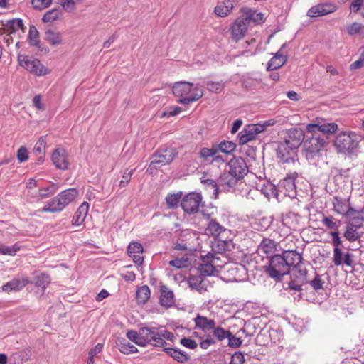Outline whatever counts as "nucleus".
<instances>
[{
    "mask_svg": "<svg viewBox=\"0 0 364 364\" xmlns=\"http://www.w3.org/2000/svg\"><path fill=\"white\" fill-rule=\"evenodd\" d=\"M173 95L178 97V102L188 105L200 99L203 92L201 88L188 82H177L172 87Z\"/></svg>",
    "mask_w": 364,
    "mask_h": 364,
    "instance_id": "obj_1",
    "label": "nucleus"
},
{
    "mask_svg": "<svg viewBox=\"0 0 364 364\" xmlns=\"http://www.w3.org/2000/svg\"><path fill=\"white\" fill-rule=\"evenodd\" d=\"M78 195V191L72 188L64 190L55 198L48 202L41 211L42 213H56L63 210L68 204L75 200Z\"/></svg>",
    "mask_w": 364,
    "mask_h": 364,
    "instance_id": "obj_2",
    "label": "nucleus"
},
{
    "mask_svg": "<svg viewBox=\"0 0 364 364\" xmlns=\"http://www.w3.org/2000/svg\"><path fill=\"white\" fill-rule=\"evenodd\" d=\"M361 136L354 132H343L338 134L335 140L337 151L343 154H352L357 151Z\"/></svg>",
    "mask_w": 364,
    "mask_h": 364,
    "instance_id": "obj_3",
    "label": "nucleus"
},
{
    "mask_svg": "<svg viewBox=\"0 0 364 364\" xmlns=\"http://www.w3.org/2000/svg\"><path fill=\"white\" fill-rule=\"evenodd\" d=\"M264 267L266 273L275 280H280L282 277L289 273V266L281 255L272 256Z\"/></svg>",
    "mask_w": 364,
    "mask_h": 364,
    "instance_id": "obj_4",
    "label": "nucleus"
},
{
    "mask_svg": "<svg viewBox=\"0 0 364 364\" xmlns=\"http://www.w3.org/2000/svg\"><path fill=\"white\" fill-rule=\"evenodd\" d=\"M181 206L187 214L191 215L200 211L205 218H209L210 216V214L200 210V208H203V198L199 193H190L185 196L181 200Z\"/></svg>",
    "mask_w": 364,
    "mask_h": 364,
    "instance_id": "obj_5",
    "label": "nucleus"
},
{
    "mask_svg": "<svg viewBox=\"0 0 364 364\" xmlns=\"http://www.w3.org/2000/svg\"><path fill=\"white\" fill-rule=\"evenodd\" d=\"M178 151L173 147H163L156 150L152 156L149 167L155 169L171 164L177 156Z\"/></svg>",
    "mask_w": 364,
    "mask_h": 364,
    "instance_id": "obj_6",
    "label": "nucleus"
},
{
    "mask_svg": "<svg viewBox=\"0 0 364 364\" xmlns=\"http://www.w3.org/2000/svg\"><path fill=\"white\" fill-rule=\"evenodd\" d=\"M18 61L21 66L35 75L45 76L50 73V70L44 66L39 60L28 55H18Z\"/></svg>",
    "mask_w": 364,
    "mask_h": 364,
    "instance_id": "obj_7",
    "label": "nucleus"
},
{
    "mask_svg": "<svg viewBox=\"0 0 364 364\" xmlns=\"http://www.w3.org/2000/svg\"><path fill=\"white\" fill-rule=\"evenodd\" d=\"M338 129L337 124L334 122H328L323 118H316L312 123L306 125V131L311 134L318 135V132H321L326 136L334 133Z\"/></svg>",
    "mask_w": 364,
    "mask_h": 364,
    "instance_id": "obj_8",
    "label": "nucleus"
},
{
    "mask_svg": "<svg viewBox=\"0 0 364 364\" xmlns=\"http://www.w3.org/2000/svg\"><path fill=\"white\" fill-rule=\"evenodd\" d=\"M327 143V136H321L316 134H311V136L307 139L304 143V146L307 153L311 157H313L324 147Z\"/></svg>",
    "mask_w": 364,
    "mask_h": 364,
    "instance_id": "obj_9",
    "label": "nucleus"
},
{
    "mask_svg": "<svg viewBox=\"0 0 364 364\" xmlns=\"http://www.w3.org/2000/svg\"><path fill=\"white\" fill-rule=\"evenodd\" d=\"M277 157L279 161L286 164H294L296 163V149L289 147L287 144L281 142L277 148Z\"/></svg>",
    "mask_w": 364,
    "mask_h": 364,
    "instance_id": "obj_10",
    "label": "nucleus"
},
{
    "mask_svg": "<svg viewBox=\"0 0 364 364\" xmlns=\"http://www.w3.org/2000/svg\"><path fill=\"white\" fill-rule=\"evenodd\" d=\"M228 166L229 167L228 171L237 178H243L248 173V167L245 159L242 157H233L228 163Z\"/></svg>",
    "mask_w": 364,
    "mask_h": 364,
    "instance_id": "obj_11",
    "label": "nucleus"
},
{
    "mask_svg": "<svg viewBox=\"0 0 364 364\" xmlns=\"http://www.w3.org/2000/svg\"><path fill=\"white\" fill-rule=\"evenodd\" d=\"M198 154L200 159L211 164L220 166L225 162L223 156L218 154L215 144H213L211 148H202Z\"/></svg>",
    "mask_w": 364,
    "mask_h": 364,
    "instance_id": "obj_12",
    "label": "nucleus"
},
{
    "mask_svg": "<svg viewBox=\"0 0 364 364\" xmlns=\"http://www.w3.org/2000/svg\"><path fill=\"white\" fill-rule=\"evenodd\" d=\"M219 257L216 255L208 254L203 259V263L200 264L199 269L200 275L202 276H211L215 272L217 267H222L223 265L218 264Z\"/></svg>",
    "mask_w": 364,
    "mask_h": 364,
    "instance_id": "obj_13",
    "label": "nucleus"
},
{
    "mask_svg": "<svg viewBox=\"0 0 364 364\" xmlns=\"http://www.w3.org/2000/svg\"><path fill=\"white\" fill-rule=\"evenodd\" d=\"M353 255L349 252H343L341 248H333V262L335 266L346 265L353 267L354 265Z\"/></svg>",
    "mask_w": 364,
    "mask_h": 364,
    "instance_id": "obj_14",
    "label": "nucleus"
},
{
    "mask_svg": "<svg viewBox=\"0 0 364 364\" xmlns=\"http://www.w3.org/2000/svg\"><path fill=\"white\" fill-rule=\"evenodd\" d=\"M264 132L263 127L256 124H249L244 130L239 134V142L240 144H245L254 140L257 135Z\"/></svg>",
    "mask_w": 364,
    "mask_h": 364,
    "instance_id": "obj_15",
    "label": "nucleus"
},
{
    "mask_svg": "<svg viewBox=\"0 0 364 364\" xmlns=\"http://www.w3.org/2000/svg\"><path fill=\"white\" fill-rule=\"evenodd\" d=\"M304 139V134L302 129L293 128L288 131L283 142L289 147L296 149L301 144Z\"/></svg>",
    "mask_w": 364,
    "mask_h": 364,
    "instance_id": "obj_16",
    "label": "nucleus"
},
{
    "mask_svg": "<svg viewBox=\"0 0 364 364\" xmlns=\"http://www.w3.org/2000/svg\"><path fill=\"white\" fill-rule=\"evenodd\" d=\"M336 9V6L332 3L318 4L312 6L307 14L311 17L322 16L334 12Z\"/></svg>",
    "mask_w": 364,
    "mask_h": 364,
    "instance_id": "obj_17",
    "label": "nucleus"
},
{
    "mask_svg": "<svg viewBox=\"0 0 364 364\" xmlns=\"http://www.w3.org/2000/svg\"><path fill=\"white\" fill-rule=\"evenodd\" d=\"M208 235H210L214 237H228L227 235L230 234V230L222 226L215 219H211L205 229Z\"/></svg>",
    "mask_w": 364,
    "mask_h": 364,
    "instance_id": "obj_18",
    "label": "nucleus"
},
{
    "mask_svg": "<svg viewBox=\"0 0 364 364\" xmlns=\"http://www.w3.org/2000/svg\"><path fill=\"white\" fill-rule=\"evenodd\" d=\"M242 20L239 23H244V21L258 23L262 21V23L265 21L264 15L262 12H259L256 10H253L250 8H242ZM235 23H238L237 21Z\"/></svg>",
    "mask_w": 364,
    "mask_h": 364,
    "instance_id": "obj_19",
    "label": "nucleus"
},
{
    "mask_svg": "<svg viewBox=\"0 0 364 364\" xmlns=\"http://www.w3.org/2000/svg\"><path fill=\"white\" fill-rule=\"evenodd\" d=\"M239 180L240 179L226 171L220 176L218 183L224 191H230L235 188Z\"/></svg>",
    "mask_w": 364,
    "mask_h": 364,
    "instance_id": "obj_20",
    "label": "nucleus"
},
{
    "mask_svg": "<svg viewBox=\"0 0 364 364\" xmlns=\"http://www.w3.org/2000/svg\"><path fill=\"white\" fill-rule=\"evenodd\" d=\"M52 161L57 168L61 170L67 169L69 163L65 150L62 148L55 149L52 154Z\"/></svg>",
    "mask_w": 364,
    "mask_h": 364,
    "instance_id": "obj_21",
    "label": "nucleus"
},
{
    "mask_svg": "<svg viewBox=\"0 0 364 364\" xmlns=\"http://www.w3.org/2000/svg\"><path fill=\"white\" fill-rule=\"evenodd\" d=\"M127 253L136 265H141L143 263V247L139 242H131L127 247Z\"/></svg>",
    "mask_w": 364,
    "mask_h": 364,
    "instance_id": "obj_22",
    "label": "nucleus"
},
{
    "mask_svg": "<svg viewBox=\"0 0 364 364\" xmlns=\"http://www.w3.org/2000/svg\"><path fill=\"white\" fill-rule=\"evenodd\" d=\"M280 191H284L285 196L294 197L296 194L295 178L292 176H288L282 180L279 183Z\"/></svg>",
    "mask_w": 364,
    "mask_h": 364,
    "instance_id": "obj_23",
    "label": "nucleus"
},
{
    "mask_svg": "<svg viewBox=\"0 0 364 364\" xmlns=\"http://www.w3.org/2000/svg\"><path fill=\"white\" fill-rule=\"evenodd\" d=\"M285 46L286 43H284L275 55L270 59L267 65L268 70H277L285 64L287 60V56L282 52Z\"/></svg>",
    "mask_w": 364,
    "mask_h": 364,
    "instance_id": "obj_24",
    "label": "nucleus"
},
{
    "mask_svg": "<svg viewBox=\"0 0 364 364\" xmlns=\"http://www.w3.org/2000/svg\"><path fill=\"white\" fill-rule=\"evenodd\" d=\"M160 304L166 308H169L175 304L174 294L166 285L160 287Z\"/></svg>",
    "mask_w": 364,
    "mask_h": 364,
    "instance_id": "obj_25",
    "label": "nucleus"
},
{
    "mask_svg": "<svg viewBox=\"0 0 364 364\" xmlns=\"http://www.w3.org/2000/svg\"><path fill=\"white\" fill-rule=\"evenodd\" d=\"M281 255L286 260L287 265L289 266V271H290L291 267L295 268L300 264L302 261L301 255L296 250L284 251Z\"/></svg>",
    "mask_w": 364,
    "mask_h": 364,
    "instance_id": "obj_26",
    "label": "nucleus"
},
{
    "mask_svg": "<svg viewBox=\"0 0 364 364\" xmlns=\"http://www.w3.org/2000/svg\"><path fill=\"white\" fill-rule=\"evenodd\" d=\"M196 328L200 329L206 333L215 328V321L213 319H210L205 316L198 315L194 318Z\"/></svg>",
    "mask_w": 364,
    "mask_h": 364,
    "instance_id": "obj_27",
    "label": "nucleus"
},
{
    "mask_svg": "<svg viewBox=\"0 0 364 364\" xmlns=\"http://www.w3.org/2000/svg\"><path fill=\"white\" fill-rule=\"evenodd\" d=\"M28 283V279H14L2 286V290L6 292L21 290Z\"/></svg>",
    "mask_w": 364,
    "mask_h": 364,
    "instance_id": "obj_28",
    "label": "nucleus"
},
{
    "mask_svg": "<svg viewBox=\"0 0 364 364\" xmlns=\"http://www.w3.org/2000/svg\"><path fill=\"white\" fill-rule=\"evenodd\" d=\"M247 24H232L230 31L231 38L235 41L243 38L247 31Z\"/></svg>",
    "mask_w": 364,
    "mask_h": 364,
    "instance_id": "obj_29",
    "label": "nucleus"
},
{
    "mask_svg": "<svg viewBox=\"0 0 364 364\" xmlns=\"http://www.w3.org/2000/svg\"><path fill=\"white\" fill-rule=\"evenodd\" d=\"M89 210V204L87 202H83L80 207L77 208L73 218V225H79L85 220Z\"/></svg>",
    "mask_w": 364,
    "mask_h": 364,
    "instance_id": "obj_30",
    "label": "nucleus"
},
{
    "mask_svg": "<svg viewBox=\"0 0 364 364\" xmlns=\"http://www.w3.org/2000/svg\"><path fill=\"white\" fill-rule=\"evenodd\" d=\"M346 215L351 220V225H356L357 227H361L364 223V215L362 213V209L360 210H356L349 207Z\"/></svg>",
    "mask_w": 364,
    "mask_h": 364,
    "instance_id": "obj_31",
    "label": "nucleus"
},
{
    "mask_svg": "<svg viewBox=\"0 0 364 364\" xmlns=\"http://www.w3.org/2000/svg\"><path fill=\"white\" fill-rule=\"evenodd\" d=\"M224 237H220L213 246V250L217 254L223 255L230 251L234 244L230 240H224Z\"/></svg>",
    "mask_w": 364,
    "mask_h": 364,
    "instance_id": "obj_32",
    "label": "nucleus"
},
{
    "mask_svg": "<svg viewBox=\"0 0 364 364\" xmlns=\"http://www.w3.org/2000/svg\"><path fill=\"white\" fill-rule=\"evenodd\" d=\"M164 351L179 363H186L189 359L188 355L178 348H164Z\"/></svg>",
    "mask_w": 364,
    "mask_h": 364,
    "instance_id": "obj_33",
    "label": "nucleus"
},
{
    "mask_svg": "<svg viewBox=\"0 0 364 364\" xmlns=\"http://www.w3.org/2000/svg\"><path fill=\"white\" fill-rule=\"evenodd\" d=\"M333 205L334 210L340 215H346L350 207L348 200L338 197L334 198Z\"/></svg>",
    "mask_w": 364,
    "mask_h": 364,
    "instance_id": "obj_34",
    "label": "nucleus"
},
{
    "mask_svg": "<svg viewBox=\"0 0 364 364\" xmlns=\"http://www.w3.org/2000/svg\"><path fill=\"white\" fill-rule=\"evenodd\" d=\"M63 10H64L63 8L58 7L48 11L43 16V21L44 23H53L55 21L60 20L63 15Z\"/></svg>",
    "mask_w": 364,
    "mask_h": 364,
    "instance_id": "obj_35",
    "label": "nucleus"
},
{
    "mask_svg": "<svg viewBox=\"0 0 364 364\" xmlns=\"http://www.w3.org/2000/svg\"><path fill=\"white\" fill-rule=\"evenodd\" d=\"M188 283L191 289H193L200 293L205 290L203 286V277L200 274L191 275L188 279Z\"/></svg>",
    "mask_w": 364,
    "mask_h": 364,
    "instance_id": "obj_36",
    "label": "nucleus"
},
{
    "mask_svg": "<svg viewBox=\"0 0 364 364\" xmlns=\"http://www.w3.org/2000/svg\"><path fill=\"white\" fill-rule=\"evenodd\" d=\"M232 8L233 5L230 1L220 2L215 8V14L218 16H226Z\"/></svg>",
    "mask_w": 364,
    "mask_h": 364,
    "instance_id": "obj_37",
    "label": "nucleus"
},
{
    "mask_svg": "<svg viewBox=\"0 0 364 364\" xmlns=\"http://www.w3.org/2000/svg\"><path fill=\"white\" fill-rule=\"evenodd\" d=\"M150 295V289L147 285L140 287L136 292L137 302L141 304H144L149 299Z\"/></svg>",
    "mask_w": 364,
    "mask_h": 364,
    "instance_id": "obj_38",
    "label": "nucleus"
},
{
    "mask_svg": "<svg viewBox=\"0 0 364 364\" xmlns=\"http://www.w3.org/2000/svg\"><path fill=\"white\" fill-rule=\"evenodd\" d=\"M359 227H357L356 225H348L346 227V230L344 232V237L347 240H348L350 242L357 241L360 239V235L357 231V229Z\"/></svg>",
    "mask_w": 364,
    "mask_h": 364,
    "instance_id": "obj_39",
    "label": "nucleus"
},
{
    "mask_svg": "<svg viewBox=\"0 0 364 364\" xmlns=\"http://www.w3.org/2000/svg\"><path fill=\"white\" fill-rule=\"evenodd\" d=\"M321 223L326 227V228L329 230H333V231H338L341 225V221L338 219H336L332 215H323L321 220Z\"/></svg>",
    "mask_w": 364,
    "mask_h": 364,
    "instance_id": "obj_40",
    "label": "nucleus"
},
{
    "mask_svg": "<svg viewBox=\"0 0 364 364\" xmlns=\"http://www.w3.org/2000/svg\"><path fill=\"white\" fill-rule=\"evenodd\" d=\"M119 350L124 354H130L137 352V348L125 339L119 340L117 343Z\"/></svg>",
    "mask_w": 364,
    "mask_h": 364,
    "instance_id": "obj_41",
    "label": "nucleus"
},
{
    "mask_svg": "<svg viewBox=\"0 0 364 364\" xmlns=\"http://www.w3.org/2000/svg\"><path fill=\"white\" fill-rule=\"evenodd\" d=\"M50 282V277L45 273H41L34 277V284L36 287H41L42 289V293L44 292Z\"/></svg>",
    "mask_w": 364,
    "mask_h": 364,
    "instance_id": "obj_42",
    "label": "nucleus"
},
{
    "mask_svg": "<svg viewBox=\"0 0 364 364\" xmlns=\"http://www.w3.org/2000/svg\"><path fill=\"white\" fill-rule=\"evenodd\" d=\"M216 149H218V152L221 151L225 154H231L232 153L235 148L236 145L232 141L224 140L220 144H215Z\"/></svg>",
    "mask_w": 364,
    "mask_h": 364,
    "instance_id": "obj_43",
    "label": "nucleus"
},
{
    "mask_svg": "<svg viewBox=\"0 0 364 364\" xmlns=\"http://www.w3.org/2000/svg\"><path fill=\"white\" fill-rule=\"evenodd\" d=\"M155 328H148V327H142L140 328V335L141 338L142 339V342L144 343V346H146L148 343L151 342V339H153L154 331Z\"/></svg>",
    "mask_w": 364,
    "mask_h": 364,
    "instance_id": "obj_44",
    "label": "nucleus"
},
{
    "mask_svg": "<svg viewBox=\"0 0 364 364\" xmlns=\"http://www.w3.org/2000/svg\"><path fill=\"white\" fill-rule=\"evenodd\" d=\"M274 246L275 244L272 240L264 238L259 245V250L267 255L273 251Z\"/></svg>",
    "mask_w": 364,
    "mask_h": 364,
    "instance_id": "obj_45",
    "label": "nucleus"
},
{
    "mask_svg": "<svg viewBox=\"0 0 364 364\" xmlns=\"http://www.w3.org/2000/svg\"><path fill=\"white\" fill-rule=\"evenodd\" d=\"M213 336L219 341H222L228 337L231 336V332L225 330L220 326L216 327L212 330Z\"/></svg>",
    "mask_w": 364,
    "mask_h": 364,
    "instance_id": "obj_46",
    "label": "nucleus"
},
{
    "mask_svg": "<svg viewBox=\"0 0 364 364\" xmlns=\"http://www.w3.org/2000/svg\"><path fill=\"white\" fill-rule=\"evenodd\" d=\"M181 192L167 195L166 201L168 208H174L177 206L181 198Z\"/></svg>",
    "mask_w": 364,
    "mask_h": 364,
    "instance_id": "obj_47",
    "label": "nucleus"
},
{
    "mask_svg": "<svg viewBox=\"0 0 364 364\" xmlns=\"http://www.w3.org/2000/svg\"><path fill=\"white\" fill-rule=\"evenodd\" d=\"M153 335H154V336H153L150 344L156 347H164L166 344V342L164 341V338L161 336V330L154 328Z\"/></svg>",
    "mask_w": 364,
    "mask_h": 364,
    "instance_id": "obj_48",
    "label": "nucleus"
},
{
    "mask_svg": "<svg viewBox=\"0 0 364 364\" xmlns=\"http://www.w3.org/2000/svg\"><path fill=\"white\" fill-rule=\"evenodd\" d=\"M46 40L52 45L57 46L61 43V38L58 33L48 30L46 33Z\"/></svg>",
    "mask_w": 364,
    "mask_h": 364,
    "instance_id": "obj_49",
    "label": "nucleus"
},
{
    "mask_svg": "<svg viewBox=\"0 0 364 364\" xmlns=\"http://www.w3.org/2000/svg\"><path fill=\"white\" fill-rule=\"evenodd\" d=\"M127 337L136 345L144 346V343L142 342V339L141 338L140 330L139 331V332H136V331L134 330L128 331L127 333Z\"/></svg>",
    "mask_w": 364,
    "mask_h": 364,
    "instance_id": "obj_50",
    "label": "nucleus"
},
{
    "mask_svg": "<svg viewBox=\"0 0 364 364\" xmlns=\"http://www.w3.org/2000/svg\"><path fill=\"white\" fill-rule=\"evenodd\" d=\"M28 39H29V43L31 46H38V45H39L38 32L34 26H31L30 27L29 33H28Z\"/></svg>",
    "mask_w": 364,
    "mask_h": 364,
    "instance_id": "obj_51",
    "label": "nucleus"
},
{
    "mask_svg": "<svg viewBox=\"0 0 364 364\" xmlns=\"http://www.w3.org/2000/svg\"><path fill=\"white\" fill-rule=\"evenodd\" d=\"M297 270L298 275L296 277L299 279V282L301 284H307L309 283V279L307 278V270L305 267H304L301 264L295 267Z\"/></svg>",
    "mask_w": 364,
    "mask_h": 364,
    "instance_id": "obj_52",
    "label": "nucleus"
},
{
    "mask_svg": "<svg viewBox=\"0 0 364 364\" xmlns=\"http://www.w3.org/2000/svg\"><path fill=\"white\" fill-rule=\"evenodd\" d=\"M53 0H31V4L35 9L43 10L48 8Z\"/></svg>",
    "mask_w": 364,
    "mask_h": 364,
    "instance_id": "obj_53",
    "label": "nucleus"
},
{
    "mask_svg": "<svg viewBox=\"0 0 364 364\" xmlns=\"http://www.w3.org/2000/svg\"><path fill=\"white\" fill-rule=\"evenodd\" d=\"M314 278L311 281L309 280V283L314 290L318 291L323 289L324 281L321 279V275L316 274V272H314Z\"/></svg>",
    "mask_w": 364,
    "mask_h": 364,
    "instance_id": "obj_54",
    "label": "nucleus"
},
{
    "mask_svg": "<svg viewBox=\"0 0 364 364\" xmlns=\"http://www.w3.org/2000/svg\"><path fill=\"white\" fill-rule=\"evenodd\" d=\"M181 111V107L178 106L169 107L168 108H166L164 111H163L161 117H173L178 114Z\"/></svg>",
    "mask_w": 364,
    "mask_h": 364,
    "instance_id": "obj_55",
    "label": "nucleus"
},
{
    "mask_svg": "<svg viewBox=\"0 0 364 364\" xmlns=\"http://www.w3.org/2000/svg\"><path fill=\"white\" fill-rule=\"evenodd\" d=\"M21 249L18 243H15L11 246H6L3 244L2 255L14 256Z\"/></svg>",
    "mask_w": 364,
    "mask_h": 364,
    "instance_id": "obj_56",
    "label": "nucleus"
},
{
    "mask_svg": "<svg viewBox=\"0 0 364 364\" xmlns=\"http://www.w3.org/2000/svg\"><path fill=\"white\" fill-rule=\"evenodd\" d=\"M347 31L350 36L355 34L361 36L364 34V30L362 24H350L347 27Z\"/></svg>",
    "mask_w": 364,
    "mask_h": 364,
    "instance_id": "obj_57",
    "label": "nucleus"
},
{
    "mask_svg": "<svg viewBox=\"0 0 364 364\" xmlns=\"http://www.w3.org/2000/svg\"><path fill=\"white\" fill-rule=\"evenodd\" d=\"M208 90L213 92H220L224 88V84L222 82L209 81L206 84Z\"/></svg>",
    "mask_w": 364,
    "mask_h": 364,
    "instance_id": "obj_58",
    "label": "nucleus"
},
{
    "mask_svg": "<svg viewBox=\"0 0 364 364\" xmlns=\"http://www.w3.org/2000/svg\"><path fill=\"white\" fill-rule=\"evenodd\" d=\"M228 271L231 272V274H235L234 277L235 280H241L240 277L242 275H237L239 273H242L243 274H246V269L242 265H235L228 269Z\"/></svg>",
    "mask_w": 364,
    "mask_h": 364,
    "instance_id": "obj_59",
    "label": "nucleus"
},
{
    "mask_svg": "<svg viewBox=\"0 0 364 364\" xmlns=\"http://www.w3.org/2000/svg\"><path fill=\"white\" fill-rule=\"evenodd\" d=\"M298 216L299 215L295 213L289 212L284 216L282 217V222L284 225L291 226L294 223V220H295L296 223H297Z\"/></svg>",
    "mask_w": 364,
    "mask_h": 364,
    "instance_id": "obj_60",
    "label": "nucleus"
},
{
    "mask_svg": "<svg viewBox=\"0 0 364 364\" xmlns=\"http://www.w3.org/2000/svg\"><path fill=\"white\" fill-rule=\"evenodd\" d=\"M46 138L45 136H41L38 142L36 143V144L35 145V147H34V152L36 154H44L45 153V150H46Z\"/></svg>",
    "mask_w": 364,
    "mask_h": 364,
    "instance_id": "obj_61",
    "label": "nucleus"
},
{
    "mask_svg": "<svg viewBox=\"0 0 364 364\" xmlns=\"http://www.w3.org/2000/svg\"><path fill=\"white\" fill-rule=\"evenodd\" d=\"M133 172H134V169H130V170L127 169L124 171V173L122 176V179L119 182V186L120 188H124L125 186H127L128 185V183H129V181L131 180Z\"/></svg>",
    "mask_w": 364,
    "mask_h": 364,
    "instance_id": "obj_62",
    "label": "nucleus"
},
{
    "mask_svg": "<svg viewBox=\"0 0 364 364\" xmlns=\"http://www.w3.org/2000/svg\"><path fill=\"white\" fill-rule=\"evenodd\" d=\"M17 159L20 163L28 159V151L25 146H21L17 151Z\"/></svg>",
    "mask_w": 364,
    "mask_h": 364,
    "instance_id": "obj_63",
    "label": "nucleus"
},
{
    "mask_svg": "<svg viewBox=\"0 0 364 364\" xmlns=\"http://www.w3.org/2000/svg\"><path fill=\"white\" fill-rule=\"evenodd\" d=\"M245 361L244 354L241 352H235L232 355L230 364H243Z\"/></svg>",
    "mask_w": 364,
    "mask_h": 364,
    "instance_id": "obj_64",
    "label": "nucleus"
}]
</instances>
